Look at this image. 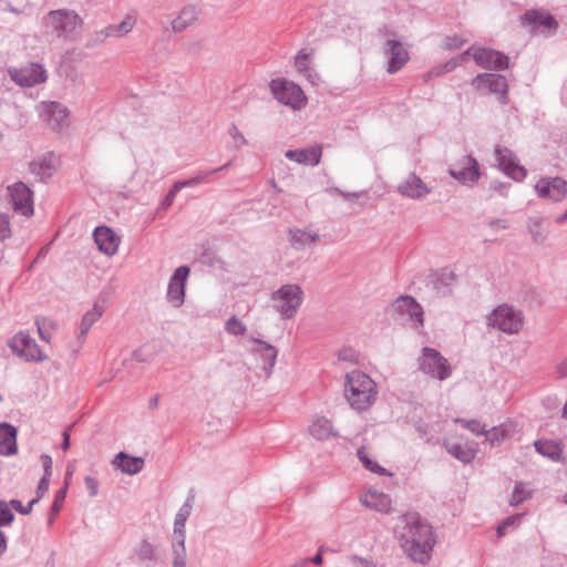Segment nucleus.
Returning a JSON list of instances; mask_svg holds the SVG:
<instances>
[{
	"mask_svg": "<svg viewBox=\"0 0 567 567\" xmlns=\"http://www.w3.org/2000/svg\"><path fill=\"white\" fill-rule=\"evenodd\" d=\"M399 540L402 549L415 561L424 563L429 559L434 545L432 527L412 513L403 517V526L398 527Z\"/></svg>",
	"mask_w": 567,
	"mask_h": 567,
	"instance_id": "obj_1",
	"label": "nucleus"
},
{
	"mask_svg": "<svg viewBox=\"0 0 567 567\" xmlns=\"http://www.w3.org/2000/svg\"><path fill=\"white\" fill-rule=\"evenodd\" d=\"M344 398L352 409L367 411L377 401L378 385L367 373L353 370L346 375Z\"/></svg>",
	"mask_w": 567,
	"mask_h": 567,
	"instance_id": "obj_2",
	"label": "nucleus"
},
{
	"mask_svg": "<svg viewBox=\"0 0 567 567\" xmlns=\"http://www.w3.org/2000/svg\"><path fill=\"white\" fill-rule=\"evenodd\" d=\"M487 320L488 327L506 334L519 333L525 324L523 312L509 305H501L495 308Z\"/></svg>",
	"mask_w": 567,
	"mask_h": 567,
	"instance_id": "obj_3",
	"label": "nucleus"
},
{
	"mask_svg": "<svg viewBox=\"0 0 567 567\" xmlns=\"http://www.w3.org/2000/svg\"><path fill=\"white\" fill-rule=\"evenodd\" d=\"M274 308L285 318L295 317L303 300V291L298 285H284L272 293Z\"/></svg>",
	"mask_w": 567,
	"mask_h": 567,
	"instance_id": "obj_4",
	"label": "nucleus"
},
{
	"mask_svg": "<svg viewBox=\"0 0 567 567\" xmlns=\"http://www.w3.org/2000/svg\"><path fill=\"white\" fill-rule=\"evenodd\" d=\"M275 99L293 110H301L307 105L308 99L302 89L286 79H275L269 84Z\"/></svg>",
	"mask_w": 567,
	"mask_h": 567,
	"instance_id": "obj_5",
	"label": "nucleus"
},
{
	"mask_svg": "<svg viewBox=\"0 0 567 567\" xmlns=\"http://www.w3.org/2000/svg\"><path fill=\"white\" fill-rule=\"evenodd\" d=\"M11 351L25 361L42 362L48 359V354L41 350L39 344L28 332L20 331L9 341Z\"/></svg>",
	"mask_w": 567,
	"mask_h": 567,
	"instance_id": "obj_6",
	"label": "nucleus"
},
{
	"mask_svg": "<svg viewBox=\"0 0 567 567\" xmlns=\"http://www.w3.org/2000/svg\"><path fill=\"white\" fill-rule=\"evenodd\" d=\"M420 369L439 380H445L452 373V368L447 360L442 357L439 351L432 348L423 349L420 358Z\"/></svg>",
	"mask_w": 567,
	"mask_h": 567,
	"instance_id": "obj_7",
	"label": "nucleus"
},
{
	"mask_svg": "<svg viewBox=\"0 0 567 567\" xmlns=\"http://www.w3.org/2000/svg\"><path fill=\"white\" fill-rule=\"evenodd\" d=\"M47 25L52 27L60 34H70L82 25V19L74 11H51L47 18Z\"/></svg>",
	"mask_w": 567,
	"mask_h": 567,
	"instance_id": "obj_8",
	"label": "nucleus"
},
{
	"mask_svg": "<svg viewBox=\"0 0 567 567\" xmlns=\"http://www.w3.org/2000/svg\"><path fill=\"white\" fill-rule=\"evenodd\" d=\"M9 74L20 86H34L44 83L48 79L47 72L42 65L30 63L20 69H10Z\"/></svg>",
	"mask_w": 567,
	"mask_h": 567,
	"instance_id": "obj_9",
	"label": "nucleus"
},
{
	"mask_svg": "<svg viewBox=\"0 0 567 567\" xmlns=\"http://www.w3.org/2000/svg\"><path fill=\"white\" fill-rule=\"evenodd\" d=\"M39 113L43 122L54 131L61 130L69 121V111L58 102H42Z\"/></svg>",
	"mask_w": 567,
	"mask_h": 567,
	"instance_id": "obj_10",
	"label": "nucleus"
},
{
	"mask_svg": "<svg viewBox=\"0 0 567 567\" xmlns=\"http://www.w3.org/2000/svg\"><path fill=\"white\" fill-rule=\"evenodd\" d=\"M466 54L472 55L474 61L485 69H506L508 66V59L503 53L485 48H471Z\"/></svg>",
	"mask_w": 567,
	"mask_h": 567,
	"instance_id": "obj_11",
	"label": "nucleus"
},
{
	"mask_svg": "<svg viewBox=\"0 0 567 567\" xmlns=\"http://www.w3.org/2000/svg\"><path fill=\"white\" fill-rule=\"evenodd\" d=\"M450 174L462 184H474L480 178L478 163L472 156H462L450 169Z\"/></svg>",
	"mask_w": 567,
	"mask_h": 567,
	"instance_id": "obj_12",
	"label": "nucleus"
},
{
	"mask_svg": "<svg viewBox=\"0 0 567 567\" xmlns=\"http://www.w3.org/2000/svg\"><path fill=\"white\" fill-rule=\"evenodd\" d=\"M495 154L497 156V162L499 168L509 177L515 181H522L526 177L527 172L525 167H523L513 152L506 147L497 146L495 148Z\"/></svg>",
	"mask_w": 567,
	"mask_h": 567,
	"instance_id": "obj_13",
	"label": "nucleus"
},
{
	"mask_svg": "<svg viewBox=\"0 0 567 567\" xmlns=\"http://www.w3.org/2000/svg\"><path fill=\"white\" fill-rule=\"evenodd\" d=\"M8 190L13 209L23 216H31L33 214V200L30 188L23 183H16Z\"/></svg>",
	"mask_w": 567,
	"mask_h": 567,
	"instance_id": "obj_14",
	"label": "nucleus"
},
{
	"mask_svg": "<svg viewBox=\"0 0 567 567\" xmlns=\"http://www.w3.org/2000/svg\"><path fill=\"white\" fill-rule=\"evenodd\" d=\"M472 86L480 95L492 93L504 95L507 90L505 78L497 74H481L472 81Z\"/></svg>",
	"mask_w": 567,
	"mask_h": 567,
	"instance_id": "obj_15",
	"label": "nucleus"
},
{
	"mask_svg": "<svg viewBox=\"0 0 567 567\" xmlns=\"http://www.w3.org/2000/svg\"><path fill=\"white\" fill-rule=\"evenodd\" d=\"M536 193L543 199L560 200L567 196V182L559 178H542L535 185Z\"/></svg>",
	"mask_w": 567,
	"mask_h": 567,
	"instance_id": "obj_16",
	"label": "nucleus"
},
{
	"mask_svg": "<svg viewBox=\"0 0 567 567\" xmlns=\"http://www.w3.org/2000/svg\"><path fill=\"white\" fill-rule=\"evenodd\" d=\"M189 275L188 267H179L175 270L168 284L167 297L174 307H179L184 302L185 284Z\"/></svg>",
	"mask_w": 567,
	"mask_h": 567,
	"instance_id": "obj_17",
	"label": "nucleus"
},
{
	"mask_svg": "<svg viewBox=\"0 0 567 567\" xmlns=\"http://www.w3.org/2000/svg\"><path fill=\"white\" fill-rule=\"evenodd\" d=\"M445 446L449 453L465 463L472 461L476 453L474 444L468 443L462 434L446 439Z\"/></svg>",
	"mask_w": 567,
	"mask_h": 567,
	"instance_id": "obj_18",
	"label": "nucleus"
},
{
	"mask_svg": "<svg viewBox=\"0 0 567 567\" xmlns=\"http://www.w3.org/2000/svg\"><path fill=\"white\" fill-rule=\"evenodd\" d=\"M94 240L101 252L113 256L117 252L120 237L109 227H97L94 231Z\"/></svg>",
	"mask_w": 567,
	"mask_h": 567,
	"instance_id": "obj_19",
	"label": "nucleus"
},
{
	"mask_svg": "<svg viewBox=\"0 0 567 567\" xmlns=\"http://www.w3.org/2000/svg\"><path fill=\"white\" fill-rule=\"evenodd\" d=\"M385 53L389 56V73L399 71L409 60L408 51L404 47L394 40H390L385 45Z\"/></svg>",
	"mask_w": 567,
	"mask_h": 567,
	"instance_id": "obj_20",
	"label": "nucleus"
},
{
	"mask_svg": "<svg viewBox=\"0 0 567 567\" xmlns=\"http://www.w3.org/2000/svg\"><path fill=\"white\" fill-rule=\"evenodd\" d=\"M286 157L302 165H318L322 156V146L315 145L308 148L289 150Z\"/></svg>",
	"mask_w": 567,
	"mask_h": 567,
	"instance_id": "obj_21",
	"label": "nucleus"
},
{
	"mask_svg": "<svg viewBox=\"0 0 567 567\" xmlns=\"http://www.w3.org/2000/svg\"><path fill=\"white\" fill-rule=\"evenodd\" d=\"M361 502L364 506L381 512L390 513L392 509V502L389 495L377 489H369L361 496Z\"/></svg>",
	"mask_w": 567,
	"mask_h": 567,
	"instance_id": "obj_22",
	"label": "nucleus"
},
{
	"mask_svg": "<svg viewBox=\"0 0 567 567\" xmlns=\"http://www.w3.org/2000/svg\"><path fill=\"white\" fill-rule=\"evenodd\" d=\"M399 192L411 198H420L429 193L426 185L415 174H410L399 186Z\"/></svg>",
	"mask_w": 567,
	"mask_h": 567,
	"instance_id": "obj_23",
	"label": "nucleus"
},
{
	"mask_svg": "<svg viewBox=\"0 0 567 567\" xmlns=\"http://www.w3.org/2000/svg\"><path fill=\"white\" fill-rule=\"evenodd\" d=\"M308 431L309 434L318 441H327L337 436V432L334 431L333 425L328 419L323 416L313 419L308 427Z\"/></svg>",
	"mask_w": 567,
	"mask_h": 567,
	"instance_id": "obj_24",
	"label": "nucleus"
},
{
	"mask_svg": "<svg viewBox=\"0 0 567 567\" xmlns=\"http://www.w3.org/2000/svg\"><path fill=\"white\" fill-rule=\"evenodd\" d=\"M17 451V429L9 423H0V454L12 455Z\"/></svg>",
	"mask_w": 567,
	"mask_h": 567,
	"instance_id": "obj_25",
	"label": "nucleus"
},
{
	"mask_svg": "<svg viewBox=\"0 0 567 567\" xmlns=\"http://www.w3.org/2000/svg\"><path fill=\"white\" fill-rule=\"evenodd\" d=\"M319 240V234L308 229L290 230V244L295 249L301 250L311 247Z\"/></svg>",
	"mask_w": 567,
	"mask_h": 567,
	"instance_id": "obj_26",
	"label": "nucleus"
},
{
	"mask_svg": "<svg viewBox=\"0 0 567 567\" xmlns=\"http://www.w3.org/2000/svg\"><path fill=\"white\" fill-rule=\"evenodd\" d=\"M113 463L123 473L128 475L140 473L144 466V460L142 457L130 456L124 452L118 453Z\"/></svg>",
	"mask_w": 567,
	"mask_h": 567,
	"instance_id": "obj_27",
	"label": "nucleus"
},
{
	"mask_svg": "<svg viewBox=\"0 0 567 567\" xmlns=\"http://www.w3.org/2000/svg\"><path fill=\"white\" fill-rule=\"evenodd\" d=\"M197 20V12L193 7H185L179 14L172 21L174 32H182L194 24Z\"/></svg>",
	"mask_w": 567,
	"mask_h": 567,
	"instance_id": "obj_28",
	"label": "nucleus"
},
{
	"mask_svg": "<svg viewBox=\"0 0 567 567\" xmlns=\"http://www.w3.org/2000/svg\"><path fill=\"white\" fill-rule=\"evenodd\" d=\"M535 449L536 451L553 460V461H560L563 455V449L559 443L548 440H539L535 442Z\"/></svg>",
	"mask_w": 567,
	"mask_h": 567,
	"instance_id": "obj_29",
	"label": "nucleus"
},
{
	"mask_svg": "<svg viewBox=\"0 0 567 567\" xmlns=\"http://www.w3.org/2000/svg\"><path fill=\"white\" fill-rule=\"evenodd\" d=\"M523 20L535 27H545L549 29H555L557 27V22L550 14L540 11H528L523 17Z\"/></svg>",
	"mask_w": 567,
	"mask_h": 567,
	"instance_id": "obj_30",
	"label": "nucleus"
},
{
	"mask_svg": "<svg viewBox=\"0 0 567 567\" xmlns=\"http://www.w3.org/2000/svg\"><path fill=\"white\" fill-rule=\"evenodd\" d=\"M192 511V506L189 504H185L182 506L179 512L175 517L174 523V539L176 543L182 544L185 540V523L187 517L189 516Z\"/></svg>",
	"mask_w": 567,
	"mask_h": 567,
	"instance_id": "obj_31",
	"label": "nucleus"
},
{
	"mask_svg": "<svg viewBox=\"0 0 567 567\" xmlns=\"http://www.w3.org/2000/svg\"><path fill=\"white\" fill-rule=\"evenodd\" d=\"M296 68L303 73L312 84L321 82L320 76L310 69L309 54L300 51L295 58Z\"/></svg>",
	"mask_w": 567,
	"mask_h": 567,
	"instance_id": "obj_32",
	"label": "nucleus"
},
{
	"mask_svg": "<svg viewBox=\"0 0 567 567\" xmlns=\"http://www.w3.org/2000/svg\"><path fill=\"white\" fill-rule=\"evenodd\" d=\"M358 457L361 461L362 465L377 474H385L384 467H382L374 458L372 452L367 449L365 446H362L358 450Z\"/></svg>",
	"mask_w": 567,
	"mask_h": 567,
	"instance_id": "obj_33",
	"label": "nucleus"
},
{
	"mask_svg": "<svg viewBox=\"0 0 567 567\" xmlns=\"http://www.w3.org/2000/svg\"><path fill=\"white\" fill-rule=\"evenodd\" d=\"M103 313L104 307L99 303H94L92 309L86 311L82 318L81 332L83 334L87 333L91 327L102 317Z\"/></svg>",
	"mask_w": 567,
	"mask_h": 567,
	"instance_id": "obj_34",
	"label": "nucleus"
},
{
	"mask_svg": "<svg viewBox=\"0 0 567 567\" xmlns=\"http://www.w3.org/2000/svg\"><path fill=\"white\" fill-rule=\"evenodd\" d=\"M35 326L40 339L45 342H50L52 339V331L55 329L54 320L49 317H37Z\"/></svg>",
	"mask_w": 567,
	"mask_h": 567,
	"instance_id": "obj_35",
	"label": "nucleus"
},
{
	"mask_svg": "<svg viewBox=\"0 0 567 567\" xmlns=\"http://www.w3.org/2000/svg\"><path fill=\"white\" fill-rule=\"evenodd\" d=\"M136 23V20L132 16H127L123 19L122 22L117 24L110 25L107 28V35L111 37H123L131 32Z\"/></svg>",
	"mask_w": 567,
	"mask_h": 567,
	"instance_id": "obj_36",
	"label": "nucleus"
},
{
	"mask_svg": "<svg viewBox=\"0 0 567 567\" xmlns=\"http://www.w3.org/2000/svg\"><path fill=\"white\" fill-rule=\"evenodd\" d=\"M515 432V426L512 423L502 424L499 426H495L491 429L486 436L492 442H501L509 436H512Z\"/></svg>",
	"mask_w": 567,
	"mask_h": 567,
	"instance_id": "obj_37",
	"label": "nucleus"
},
{
	"mask_svg": "<svg viewBox=\"0 0 567 567\" xmlns=\"http://www.w3.org/2000/svg\"><path fill=\"white\" fill-rule=\"evenodd\" d=\"M399 302L401 303V307L406 309L412 318H415L421 326L423 324V310L412 297H402Z\"/></svg>",
	"mask_w": 567,
	"mask_h": 567,
	"instance_id": "obj_38",
	"label": "nucleus"
},
{
	"mask_svg": "<svg viewBox=\"0 0 567 567\" xmlns=\"http://www.w3.org/2000/svg\"><path fill=\"white\" fill-rule=\"evenodd\" d=\"M532 495V492L522 483L516 484L512 497H511V505L515 506L524 502L525 499L529 498Z\"/></svg>",
	"mask_w": 567,
	"mask_h": 567,
	"instance_id": "obj_39",
	"label": "nucleus"
},
{
	"mask_svg": "<svg viewBox=\"0 0 567 567\" xmlns=\"http://www.w3.org/2000/svg\"><path fill=\"white\" fill-rule=\"evenodd\" d=\"M226 330L231 333V334H236V336H241L246 332V327L245 324L238 320L236 317H231L227 322H226Z\"/></svg>",
	"mask_w": 567,
	"mask_h": 567,
	"instance_id": "obj_40",
	"label": "nucleus"
},
{
	"mask_svg": "<svg viewBox=\"0 0 567 567\" xmlns=\"http://www.w3.org/2000/svg\"><path fill=\"white\" fill-rule=\"evenodd\" d=\"M185 547L184 543L174 545V567H185Z\"/></svg>",
	"mask_w": 567,
	"mask_h": 567,
	"instance_id": "obj_41",
	"label": "nucleus"
},
{
	"mask_svg": "<svg viewBox=\"0 0 567 567\" xmlns=\"http://www.w3.org/2000/svg\"><path fill=\"white\" fill-rule=\"evenodd\" d=\"M39 502V498H33L27 506H24L20 501L12 499L10 502L11 506L20 514L28 515L31 513L34 504Z\"/></svg>",
	"mask_w": 567,
	"mask_h": 567,
	"instance_id": "obj_42",
	"label": "nucleus"
},
{
	"mask_svg": "<svg viewBox=\"0 0 567 567\" xmlns=\"http://www.w3.org/2000/svg\"><path fill=\"white\" fill-rule=\"evenodd\" d=\"M13 520V514L4 502H0V526L9 525Z\"/></svg>",
	"mask_w": 567,
	"mask_h": 567,
	"instance_id": "obj_43",
	"label": "nucleus"
},
{
	"mask_svg": "<svg viewBox=\"0 0 567 567\" xmlns=\"http://www.w3.org/2000/svg\"><path fill=\"white\" fill-rule=\"evenodd\" d=\"M203 181L202 176L193 177L184 182L175 183L172 187V195H176L177 192L186 186H196Z\"/></svg>",
	"mask_w": 567,
	"mask_h": 567,
	"instance_id": "obj_44",
	"label": "nucleus"
},
{
	"mask_svg": "<svg viewBox=\"0 0 567 567\" xmlns=\"http://www.w3.org/2000/svg\"><path fill=\"white\" fill-rule=\"evenodd\" d=\"M203 181L202 176L193 177L184 182L175 183L172 187V195H176L177 192L186 186H196Z\"/></svg>",
	"mask_w": 567,
	"mask_h": 567,
	"instance_id": "obj_45",
	"label": "nucleus"
},
{
	"mask_svg": "<svg viewBox=\"0 0 567 567\" xmlns=\"http://www.w3.org/2000/svg\"><path fill=\"white\" fill-rule=\"evenodd\" d=\"M11 229L9 224V217L7 215L0 214V239H6L10 237Z\"/></svg>",
	"mask_w": 567,
	"mask_h": 567,
	"instance_id": "obj_46",
	"label": "nucleus"
},
{
	"mask_svg": "<svg viewBox=\"0 0 567 567\" xmlns=\"http://www.w3.org/2000/svg\"><path fill=\"white\" fill-rule=\"evenodd\" d=\"M229 135L231 136V138L234 141V144L237 147H240V146L246 144V140H245L244 135L241 134V132L238 130L237 126L233 125L229 128Z\"/></svg>",
	"mask_w": 567,
	"mask_h": 567,
	"instance_id": "obj_47",
	"label": "nucleus"
},
{
	"mask_svg": "<svg viewBox=\"0 0 567 567\" xmlns=\"http://www.w3.org/2000/svg\"><path fill=\"white\" fill-rule=\"evenodd\" d=\"M84 482H85V486L89 491L90 496L93 497V496L97 495V491H99L97 480L92 476H86Z\"/></svg>",
	"mask_w": 567,
	"mask_h": 567,
	"instance_id": "obj_48",
	"label": "nucleus"
},
{
	"mask_svg": "<svg viewBox=\"0 0 567 567\" xmlns=\"http://www.w3.org/2000/svg\"><path fill=\"white\" fill-rule=\"evenodd\" d=\"M140 554L143 558H153L155 549L150 543L143 542L140 547Z\"/></svg>",
	"mask_w": 567,
	"mask_h": 567,
	"instance_id": "obj_49",
	"label": "nucleus"
},
{
	"mask_svg": "<svg viewBox=\"0 0 567 567\" xmlns=\"http://www.w3.org/2000/svg\"><path fill=\"white\" fill-rule=\"evenodd\" d=\"M65 493H66V487L60 489L56 495H55V499H54V503H53V506H52V511L58 513L61 507H62V503L65 498Z\"/></svg>",
	"mask_w": 567,
	"mask_h": 567,
	"instance_id": "obj_50",
	"label": "nucleus"
},
{
	"mask_svg": "<svg viewBox=\"0 0 567 567\" xmlns=\"http://www.w3.org/2000/svg\"><path fill=\"white\" fill-rule=\"evenodd\" d=\"M49 478L50 477H48V476H43L40 480V483H39L38 489H37V497H35V498H39V501L43 497V495L49 489Z\"/></svg>",
	"mask_w": 567,
	"mask_h": 567,
	"instance_id": "obj_51",
	"label": "nucleus"
},
{
	"mask_svg": "<svg viewBox=\"0 0 567 567\" xmlns=\"http://www.w3.org/2000/svg\"><path fill=\"white\" fill-rule=\"evenodd\" d=\"M518 519H519V517H509V518H507L502 525L498 526V528H497V536L502 537L505 534V529L508 526L514 525Z\"/></svg>",
	"mask_w": 567,
	"mask_h": 567,
	"instance_id": "obj_52",
	"label": "nucleus"
},
{
	"mask_svg": "<svg viewBox=\"0 0 567 567\" xmlns=\"http://www.w3.org/2000/svg\"><path fill=\"white\" fill-rule=\"evenodd\" d=\"M41 463L44 468V475L43 476H51V468H52V458L49 455H42L41 456Z\"/></svg>",
	"mask_w": 567,
	"mask_h": 567,
	"instance_id": "obj_53",
	"label": "nucleus"
},
{
	"mask_svg": "<svg viewBox=\"0 0 567 567\" xmlns=\"http://www.w3.org/2000/svg\"><path fill=\"white\" fill-rule=\"evenodd\" d=\"M465 429L471 430L473 433L480 434L483 431V427L477 422L463 423Z\"/></svg>",
	"mask_w": 567,
	"mask_h": 567,
	"instance_id": "obj_54",
	"label": "nucleus"
},
{
	"mask_svg": "<svg viewBox=\"0 0 567 567\" xmlns=\"http://www.w3.org/2000/svg\"><path fill=\"white\" fill-rule=\"evenodd\" d=\"M6 547H7L6 537H4L3 533L0 532V555L4 551Z\"/></svg>",
	"mask_w": 567,
	"mask_h": 567,
	"instance_id": "obj_55",
	"label": "nucleus"
},
{
	"mask_svg": "<svg viewBox=\"0 0 567 567\" xmlns=\"http://www.w3.org/2000/svg\"><path fill=\"white\" fill-rule=\"evenodd\" d=\"M63 436H64V440H63V443H62V449L63 450H68L69 445H70V435H69L68 432H64Z\"/></svg>",
	"mask_w": 567,
	"mask_h": 567,
	"instance_id": "obj_56",
	"label": "nucleus"
},
{
	"mask_svg": "<svg viewBox=\"0 0 567 567\" xmlns=\"http://www.w3.org/2000/svg\"><path fill=\"white\" fill-rule=\"evenodd\" d=\"M322 549L319 550V553L311 559L315 564H321L322 563Z\"/></svg>",
	"mask_w": 567,
	"mask_h": 567,
	"instance_id": "obj_57",
	"label": "nucleus"
},
{
	"mask_svg": "<svg viewBox=\"0 0 567 567\" xmlns=\"http://www.w3.org/2000/svg\"><path fill=\"white\" fill-rule=\"evenodd\" d=\"M266 352H267V355L271 359V361H274V360H275V358H276V351H275V349H274V348H271V347H270V348H267V349H266Z\"/></svg>",
	"mask_w": 567,
	"mask_h": 567,
	"instance_id": "obj_58",
	"label": "nucleus"
},
{
	"mask_svg": "<svg viewBox=\"0 0 567 567\" xmlns=\"http://www.w3.org/2000/svg\"><path fill=\"white\" fill-rule=\"evenodd\" d=\"M175 196H176V195H172V189H171V190H169V193H168V194H167V196H166L165 204H166L167 206H169V205L172 204V202H173V199H174V197H175Z\"/></svg>",
	"mask_w": 567,
	"mask_h": 567,
	"instance_id": "obj_59",
	"label": "nucleus"
},
{
	"mask_svg": "<svg viewBox=\"0 0 567 567\" xmlns=\"http://www.w3.org/2000/svg\"><path fill=\"white\" fill-rule=\"evenodd\" d=\"M560 373L567 375V360L559 365Z\"/></svg>",
	"mask_w": 567,
	"mask_h": 567,
	"instance_id": "obj_60",
	"label": "nucleus"
},
{
	"mask_svg": "<svg viewBox=\"0 0 567 567\" xmlns=\"http://www.w3.org/2000/svg\"><path fill=\"white\" fill-rule=\"evenodd\" d=\"M463 43H464V41H463V40L457 39V40H456V42H455L454 44L449 43L447 45H449V47L460 48V47H462V45H463Z\"/></svg>",
	"mask_w": 567,
	"mask_h": 567,
	"instance_id": "obj_61",
	"label": "nucleus"
},
{
	"mask_svg": "<svg viewBox=\"0 0 567 567\" xmlns=\"http://www.w3.org/2000/svg\"><path fill=\"white\" fill-rule=\"evenodd\" d=\"M443 276H447L450 279H454V274L452 271L443 272Z\"/></svg>",
	"mask_w": 567,
	"mask_h": 567,
	"instance_id": "obj_62",
	"label": "nucleus"
},
{
	"mask_svg": "<svg viewBox=\"0 0 567 567\" xmlns=\"http://www.w3.org/2000/svg\"><path fill=\"white\" fill-rule=\"evenodd\" d=\"M563 416L567 419V402L564 405Z\"/></svg>",
	"mask_w": 567,
	"mask_h": 567,
	"instance_id": "obj_63",
	"label": "nucleus"
},
{
	"mask_svg": "<svg viewBox=\"0 0 567 567\" xmlns=\"http://www.w3.org/2000/svg\"><path fill=\"white\" fill-rule=\"evenodd\" d=\"M565 502L567 503V495L565 496Z\"/></svg>",
	"mask_w": 567,
	"mask_h": 567,
	"instance_id": "obj_64",
	"label": "nucleus"
}]
</instances>
